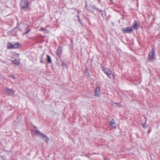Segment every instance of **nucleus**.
<instances>
[{"instance_id":"obj_7","label":"nucleus","mask_w":160,"mask_h":160,"mask_svg":"<svg viewBox=\"0 0 160 160\" xmlns=\"http://www.w3.org/2000/svg\"><path fill=\"white\" fill-rule=\"evenodd\" d=\"M95 96L97 97H100V90L99 87H97L96 88L95 91Z\"/></svg>"},{"instance_id":"obj_10","label":"nucleus","mask_w":160,"mask_h":160,"mask_svg":"<svg viewBox=\"0 0 160 160\" xmlns=\"http://www.w3.org/2000/svg\"><path fill=\"white\" fill-rule=\"evenodd\" d=\"M12 61L13 63L16 65H18L20 64V62L18 58H16L14 60H12Z\"/></svg>"},{"instance_id":"obj_21","label":"nucleus","mask_w":160,"mask_h":160,"mask_svg":"<svg viewBox=\"0 0 160 160\" xmlns=\"http://www.w3.org/2000/svg\"><path fill=\"white\" fill-rule=\"evenodd\" d=\"M30 31V30H28V31L25 32L24 33V34H27L28 33L29 31Z\"/></svg>"},{"instance_id":"obj_4","label":"nucleus","mask_w":160,"mask_h":160,"mask_svg":"<svg viewBox=\"0 0 160 160\" xmlns=\"http://www.w3.org/2000/svg\"><path fill=\"white\" fill-rule=\"evenodd\" d=\"M20 45L19 43L16 42L15 43H9L8 46V48L9 49H16L18 48Z\"/></svg>"},{"instance_id":"obj_19","label":"nucleus","mask_w":160,"mask_h":160,"mask_svg":"<svg viewBox=\"0 0 160 160\" xmlns=\"http://www.w3.org/2000/svg\"><path fill=\"white\" fill-rule=\"evenodd\" d=\"M10 77L14 79H15L16 78L14 75H11L10 76Z\"/></svg>"},{"instance_id":"obj_13","label":"nucleus","mask_w":160,"mask_h":160,"mask_svg":"<svg viewBox=\"0 0 160 160\" xmlns=\"http://www.w3.org/2000/svg\"><path fill=\"white\" fill-rule=\"evenodd\" d=\"M47 60L48 62V63H51L52 62V60L50 56L49 55H47Z\"/></svg>"},{"instance_id":"obj_25","label":"nucleus","mask_w":160,"mask_h":160,"mask_svg":"<svg viewBox=\"0 0 160 160\" xmlns=\"http://www.w3.org/2000/svg\"><path fill=\"white\" fill-rule=\"evenodd\" d=\"M79 11H78V13H79Z\"/></svg>"},{"instance_id":"obj_2","label":"nucleus","mask_w":160,"mask_h":160,"mask_svg":"<svg viewBox=\"0 0 160 160\" xmlns=\"http://www.w3.org/2000/svg\"><path fill=\"white\" fill-rule=\"evenodd\" d=\"M155 58V52L154 48L152 49V51H150L148 55V59L149 61H153Z\"/></svg>"},{"instance_id":"obj_5","label":"nucleus","mask_w":160,"mask_h":160,"mask_svg":"<svg viewBox=\"0 0 160 160\" xmlns=\"http://www.w3.org/2000/svg\"><path fill=\"white\" fill-rule=\"evenodd\" d=\"M132 31V27H128L122 29L123 32L124 33H130Z\"/></svg>"},{"instance_id":"obj_12","label":"nucleus","mask_w":160,"mask_h":160,"mask_svg":"<svg viewBox=\"0 0 160 160\" xmlns=\"http://www.w3.org/2000/svg\"><path fill=\"white\" fill-rule=\"evenodd\" d=\"M62 53V50L60 48H58V50H57L56 53L57 55L59 56Z\"/></svg>"},{"instance_id":"obj_1","label":"nucleus","mask_w":160,"mask_h":160,"mask_svg":"<svg viewBox=\"0 0 160 160\" xmlns=\"http://www.w3.org/2000/svg\"><path fill=\"white\" fill-rule=\"evenodd\" d=\"M35 132L37 135L41 137L42 139L45 142H48L49 141V138L41 132L39 131L36 130H35Z\"/></svg>"},{"instance_id":"obj_15","label":"nucleus","mask_w":160,"mask_h":160,"mask_svg":"<svg viewBox=\"0 0 160 160\" xmlns=\"http://www.w3.org/2000/svg\"><path fill=\"white\" fill-rule=\"evenodd\" d=\"M43 55H42V57H41V60H40V62L41 63H44V61H43Z\"/></svg>"},{"instance_id":"obj_9","label":"nucleus","mask_w":160,"mask_h":160,"mask_svg":"<svg viewBox=\"0 0 160 160\" xmlns=\"http://www.w3.org/2000/svg\"><path fill=\"white\" fill-rule=\"evenodd\" d=\"M110 124L112 127L114 128H115L116 127V123L113 119H112L110 122Z\"/></svg>"},{"instance_id":"obj_22","label":"nucleus","mask_w":160,"mask_h":160,"mask_svg":"<svg viewBox=\"0 0 160 160\" xmlns=\"http://www.w3.org/2000/svg\"><path fill=\"white\" fill-rule=\"evenodd\" d=\"M78 19H78L79 22H80V19L79 18V16L78 15Z\"/></svg>"},{"instance_id":"obj_8","label":"nucleus","mask_w":160,"mask_h":160,"mask_svg":"<svg viewBox=\"0 0 160 160\" xmlns=\"http://www.w3.org/2000/svg\"><path fill=\"white\" fill-rule=\"evenodd\" d=\"M5 92L9 95H12L14 94L13 91L8 88H6L5 91Z\"/></svg>"},{"instance_id":"obj_26","label":"nucleus","mask_w":160,"mask_h":160,"mask_svg":"<svg viewBox=\"0 0 160 160\" xmlns=\"http://www.w3.org/2000/svg\"><path fill=\"white\" fill-rule=\"evenodd\" d=\"M111 2H112V0H110Z\"/></svg>"},{"instance_id":"obj_3","label":"nucleus","mask_w":160,"mask_h":160,"mask_svg":"<svg viewBox=\"0 0 160 160\" xmlns=\"http://www.w3.org/2000/svg\"><path fill=\"white\" fill-rule=\"evenodd\" d=\"M102 70L104 72L107 74L109 77L111 78L112 77H113V75L112 73V71H110L108 68L105 67H103Z\"/></svg>"},{"instance_id":"obj_20","label":"nucleus","mask_w":160,"mask_h":160,"mask_svg":"<svg viewBox=\"0 0 160 160\" xmlns=\"http://www.w3.org/2000/svg\"><path fill=\"white\" fill-rule=\"evenodd\" d=\"M114 104H116L117 105V106H120V104L119 103H115Z\"/></svg>"},{"instance_id":"obj_14","label":"nucleus","mask_w":160,"mask_h":160,"mask_svg":"<svg viewBox=\"0 0 160 160\" xmlns=\"http://www.w3.org/2000/svg\"><path fill=\"white\" fill-rule=\"evenodd\" d=\"M40 30L43 31L45 33H48V32L43 27H42L40 29Z\"/></svg>"},{"instance_id":"obj_17","label":"nucleus","mask_w":160,"mask_h":160,"mask_svg":"<svg viewBox=\"0 0 160 160\" xmlns=\"http://www.w3.org/2000/svg\"><path fill=\"white\" fill-rule=\"evenodd\" d=\"M146 123V120H145V122L144 123H142V124H143V127L144 128H145V125Z\"/></svg>"},{"instance_id":"obj_24","label":"nucleus","mask_w":160,"mask_h":160,"mask_svg":"<svg viewBox=\"0 0 160 160\" xmlns=\"http://www.w3.org/2000/svg\"><path fill=\"white\" fill-rule=\"evenodd\" d=\"M34 128H37L36 127H35V126L34 127Z\"/></svg>"},{"instance_id":"obj_11","label":"nucleus","mask_w":160,"mask_h":160,"mask_svg":"<svg viewBox=\"0 0 160 160\" xmlns=\"http://www.w3.org/2000/svg\"><path fill=\"white\" fill-rule=\"evenodd\" d=\"M132 28H134L136 29H137L138 28V25L137 24V22L136 21H135L134 22V24L132 25Z\"/></svg>"},{"instance_id":"obj_23","label":"nucleus","mask_w":160,"mask_h":160,"mask_svg":"<svg viewBox=\"0 0 160 160\" xmlns=\"http://www.w3.org/2000/svg\"><path fill=\"white\" fill-rule=\"evenodd\" d=\"M104 11H100L99 12L101 14H102V12Z\"/></svg>"},{"instance_id":"obj_16","label":"nucleus","mask_w":160,"mask_h":160,"mask_svg":"<svg viewBox=\"0 0 160 160\" xmlns=\"http://www.w3.org/2000/svg\"><path fill=\"white\" fill-rule=\"evenodd\" d=\"M62 65L63 67H65L66 66V65L65 62H62Z\"/></svg>"},{"instance_id":"obj_6","label":"nucleus","mask_w":160,"mask_h":160,"mask_svg":"<svg viewBox=\"0 0 160 160\" xmlns=\"http://www.w3.org/2000/svg\"><path fill=\"white\" fill-rule=\"evenodd\" d=\"M28 5V3L27 0H22L21 2V5L23 8L27 7Z\"/></svg>"},{"instance_id":"obj_18","label":"nucleus","mask_w":160,"mask_h":160,"mask_svg":"<svg viewBox=\"0 0 160 160\" xmlns=\"http://www.w3.org/2000/svg\"><path fill=\"white\" fill-rule=\"evenodd\" d=\"M14 56L17 57L18 58H19V54H18L15 53L14 55Z\"/></svg>"}]
</instances>
